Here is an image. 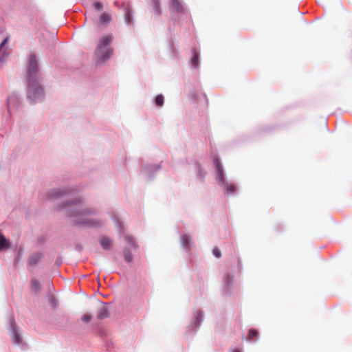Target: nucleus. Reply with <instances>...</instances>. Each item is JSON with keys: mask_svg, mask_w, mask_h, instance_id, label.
Listing matches in <instances>:
<instances>
[{"mask_svg": "<svg viewBox=\"0 0 352 352\" xmlns=\"http://www.w3.org/2000/svg\"><path fill=\"white\" fill-rule=\"evenodd\" d=\"M67 206L70 207V214L69 216L73 218L72 221L76 224L85 225L91 227H98L101 225L99 221L91 217V215L94 214V211L91 209H81L76 202L69 203L67 204ZM63 207H66V206Z\"/></svg>", "mask_w": 352, "mask_h": 352, "instance_id": "f257e3e1", "label": "nucleus"}, {"mask_svg": "<svg viewBox=\"0 0 352 352\" xmlns=\"http://www.w3.org/2000/svg\"><path fill=\"white\" fill-rule=\"evenodd\" d=\"M38 69L36 56L31 55L29 60L27 79L28 81V98L35 100L37 97L42 96L43 89L37 84V76Z\"/></svg>", "mask_w": 352, "mask_h": 352, "instance_id": "f03ea898", "label": "nucleus"}, {"mask_svg": "<svg viewBox=\"0 0 352 352\" xmlns=\"http://www.w3.org/2000/svg\"><path fill=\"white\" fill-rule=\"evenodd\" d=\"M112 36L111 35L103 36L97 46L96 53L97 61L103 63L107 61L113 54V50L107 46L111 43Z\"/></svg>", "mask_w": 352, "mask_h": 352, "instance_id": "7ed1b4c3", "label": "nucleus"}, {"mask_svg": "<svg viewBox=\"0 0 352 352\" xmlns=\"http://www.w3.org/2000/svg\"><path fill=\"white\" fill-rule=\"evenodd\" d=\"M12 334L11 338L14 344L20 345L23 343V340L19 333L17 327L14 323L11 324Z\"/></svg>", "mask_w": 352, "mask_h": 352, "instance_id": "20e7f679", "label": "nucleus"}, {"mask_svg": "<svg viewBox=\"0 0 352 352\" xmlns=\"http://www.w3.org/2000/svg\"><path fill=\"white\" fill-rule=\"evenodd\" d=\"M100 245L105 250H110L112 248V241L108 237H102L100 239Z\"/></svg>", "mask_w": 352, "mask_h": 352, "instance_id": "39448f33", "label": "nucleus"}, {"mask_svg": "<svg viewBox=\"0 0 352 352\" xmlns=\"http://www.w3.org/2000/svg\"><path fill=\"white\" fill-rule=\"evenodd\" d=\"M41 254L38 253V252L35 253L29 257L28 261V265H31V266L35 265L36 264H37L38 263V261L41 260Z\"/></svg>", "mask_w": 352, "mask_h": 352, "instance_id": "423d86ee", "label": "nucleus"}, {"mask_svg": "<svg viewBox=\"0 0 352 352\" xmlns=\"http://www.w3.org/2000/svg\"><path fill=\"white\" fill-rule=\"evenodd\" d=\"M97 318L99 320L104 319L107 317H108V311L104 305H101L96 313Z\"/></svg>", "mask_w": 352, "mask_h": 352, "instance_id": "0eeeda50", "label": "nucleus"}, {"mask_svg": "<svg viewBox=\"0 0 352 352\" xmlns=\"http://www.w3.org/2000/svg\"><path fill=\"white\" fill-rule=\"evenodd\" d=\"M10 246V242L6 239L5 236L0 233V251L8 249Z\"/></svg>", "mask_w": 352, "mask_h": 352, "instance_id": "6e6552de", "label": "nucleus"}, {"mask_svg": "<svg viewBox=\"0 0 352 352\" xmlns=\"http://www.w3.org/2000/svg\"><path fill=\"white\" fill-rule=\"evenodd\" d=\"M171 8L174 11L182 12L183 8L178 0H171Z\"/></svg>", "mask_w": 352, "mask_h": 352, "instance_id": "1a4fd4ad", "label": "nucleus"}, {"mask_svg": "<svg viewBox=\"0 0 352 352\" xmlns=\"http://www.w3.org/2000/svg\"><path fill=\"white\" fill-rule=\"evenodd\" d=\"M111 16L107 12H103L100 16V21L102 23L109 24L111 22Z\"/></svg>", "mask_w": 352, "mask_h": 352, "instance_id": "9d476101", "label": "nucleus"}, {"mask_svg": "<svg viewBox=\"0 0 352 352\" xmlns=\"http://www.w3.org/2000/svg\"><path fill=\"white\" fill-rule=\"evenodd\" d=\"M215 163H216V166H217V172H218V176L219 177V179L221 182H223L224 181V177H223V170H222V167L221 166V164H220L219 161L217 159L216 160Z\"/></svg>", "mask_w": 352, "mask_h": 352, "instance_id": "9b49d317", "label": "nucleus"}, {"mask_svg": "<svg viewBox=\"0 0 352 352\" xmlns=\"http://www.w3.org/2000/svg\"><path fill=\"white\" fill-rule=\"evenodd\" d=\"M192 54L193 56L191 60V64L195 68H197L199 65V55L195 50H193Z\"/></svg>", "mask_w": 352, "mask_h": 352, "instance_id": "f8f14e48", "label": "nucleus"}, {"mask_svg": "<svg viewBox=\"0 0 352 352\" xmlns=\"http://www.w3.org/2000/svg\"><path fill=\"white\" fill-rule=\"evenodd\" d=\"M123 254H124V259L126 263L132 262L133 256L129 250H124Z\"/></svg>", "mask_w": 352, "mask_h": 352, "instance_id": "ddd939ff", "label": "nucleus"}, {"mask_svg": "<svg viewBox=\"0 0 352 352\" xmlns=\"http://www.w3.org/2000/svg\"><path fill=\"white\" fill-rule=\"evenodd\" d=\"M31 285H32V289L35 292H39L40 291V289H41V285H40L39 282L37 280L32 279L31 280Z\"/></svg>", "mask_w": 352, "mask_h": 352, "instance_id": "4468645a", "label": "nucleus"}, {"mask_svg": "<svg viewBox=\"0 0 352 352\" xmlns=\"http://www.w3.org/2000/svg\"><path fill=\"white\" fill-rule=\"evenodd\" d=\"M125 21L128 23H132V12L129 8H127L125 12Z\"/></svg>", "mask_w": 352, "mask_h": 352, "instance_id": "2eb2a0df", "label": "nucleus"}, {"mask_svg": "<svg viewBox=\"0 0 352 352\" xmlns=\"http://www.w3.org/2000/svg\"><path fill=\"white\" fill-rule=\"evenodd\" d=\"M93 316L91 314H85L82 316L81 320L83 322H89L92 319Z\"/></svg>", "mask_w": 352, "mask_h": 352, "instance_id": "dca6fc26", "label": "nucleus"}, {"mask_svg": "<svg viewBox=\"0 0 352 352\" xmlns=\"http://www.w3.org/2000/svg\"><path fill=\"white\" fill-rule=\"evenodd\" d=\"M155 104L159 107H162L164 104V97L162 95H157L155 98Z\"/></svg>", "mask_w": 352, "mask_h": 352, "instance_id": "f3484780", "label": "nucleus"}, {"mask_svg": "<svg viewBox=\"0 0 352 352\" xmlns=\"http://www.w3.org/2000/svg\"><path fill=\"white\" fill-rule=\"evenodd\" d=\"M258 335V331L256 329H251L249 330L248 333V339L250 340H253L254 338Z\"/></svg>", "mask_w": 352, "mask_h": 352, "instance_id": "a211bd4d", "label": "nucleus"}, {"mask_svg": "<svg viewBox=\"0 0 352 352\" xmlns=\"http://www.w3.org/2000/svg\"><path fill=\"white\" fill-rule=\"evenodd\" d=\"M181 240L184 245L187 246L190 242V239L188 235L184 234L181 236Z\"/></svg>", "mask_w": 352, "mask_h": 352, "instance_id": "6ab92c4d", "label": "nucleus"}, {"mask_svg": "<svg viewBox=\"0 0 352 352\" xmlns=\"http://www.w3.org/2000/svg\"><path fill=\"white\" fill-rule=\"evenodd\" d=\"M236 190V186L233 184H230L227 185V192L228 193H234Z\"/></svg>", "mask_w": 352, "mask_h": 352, "instance_id": "aec40b11", "label": "nucleus"}, {"mask_svg": "<svg viewBox=\"0 0 352 352\" xmlns=\"http://www.w3.org/2000/svg\"><path fill=\"white\" fill-rule=\"evenodd\" d=\"M154 4L155 9L156 12L160 14L161 13L160 8V2L159 0H152Z\"/></svg>", "mask_w": 352, "mask_h": 352, "instance_id": "412c9836", "label": "nucleus"}, {"mask_svg": "<svg viewBox=\"0 0 352 352\" xmlns=\"http://www.w3.org/2000/svg\"><path fill=\"white\" fill-rule=\"evenodd\" d=\"M125 240H126V241L129 244H130L131 245H135V241H134V239H133V238L132 236H125Z\"/></svg>", "mask_w": 352, "mask_h": 352, "instance_id": "4be33fe9", "label": "nucleus"}, {"mask_svg": "<svg viewBox=\"0 0 352 352\" xmlns=\"http://www.w3.org/2000/svg\"><path fill=\"white\" fill-rule=\"evenodd\" d=\"M212 253L217 258H220L221 256V252L217 248L213 249Z\"/></svg>", "mask_w": 352, "mask_h": 352, "instance_id": "5701e85b", "label": "nucleus"}, {"mask_svg": "<svg viewBox=\"0 0 352 352\" xmlns=\"http://www.w3.org/2000/svg\"><path fill=\"white\" fill-rule=\"evenodd\" d=\"M94 6L98 11L102 10V8H103V5L100 2H96V3H94Z\"/></svg>", "mask_w": 352, "mask_h": 352, "instance_id": "b1692460", "label": "nucleus"}, {"mask_svg": "<svg viewBox=\"0 0 352 352\" xmlns=\"http://www.w3.org/2000/svg\"><path fill=\"white\" fill-rule=\"evenodd\" d=\"M15 98L14 97H9L8 99V109H10L12 103L14 102Z\"/></svg>", "mask_w": 352, "mask_h": 352, "instance_id": "393cba45", "label": "nucleus"}, {"mask_svg": "<svg viewBox=\"0 0 352 352\" xmlns=\"http://www.w3.org/2000/svg\"><path fill=\"white\" fill-rule=\"evenodd\" d=\"M60 193V192H59V191H58V190H55V194H54V195H58Z\"/></svg>", "mask_w": 352, "mask_h": 352, "instance_id": "a878e982", "label": "nucleus"}, {"mask_svg": "<svg viewBox=\"0 0 352 352\" xmlns=\"http://www.w3.org/2000/svg\"><path fill=\"white\" fill-rule=\"evenodd\" d=\"M234 352H240V351H239L238 349H235Z\"/></svg>", "mask_w": 352, "mask_h": 352, "instance_id": "bb28decb", "label": "nucleus"}]
</instances>
